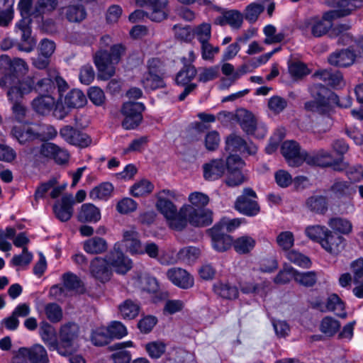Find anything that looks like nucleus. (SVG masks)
<instances>
[{
  "label": "nucleus",
  "mask_w": 363,
  "mask_h": 363,
  "mask_svg": "<svg viewBox=\"0 0 363 363\" xmlns=\"http://www.w3.org/2000/svg\"><path fill=\"white\" fill-rule=\"evenodd\" d=\"M286 256L289 261L298 267L309 268L311 266V259L298 251L294 250L287 251Z\"/></svg>",
  "instance_id": "55"
},
{
  "label": "nucleus",
  "mask_w": 363,
  "mask_h": 363,
  "mask_svg": "<svg viewBox=\"0 0 363 363\" xmlns=\"http://www.w3.org/2000/svg\"><path fill=\"white\" fill-rule=\"evenodd\" d=\"M74 201L72 194L64 195L60 201L53 206L55 216L62 222L69 220L73 214V204Z\"/></svg>",
  "instance_id": "23"
},
{
  "label": "nucleus",
  "mask_w": 363,
  "mask_h": 363,
  "mask_svg": "<svg viewBox=\"0 0 363 363\" xmlns=\"http://www.w3.org/2000/svg\"><path fill=\"white\" fill-rule=\"evenodd\" d=\"M355 57V54L350 50H341L330 54L328 62L336 67H348L354 63Z\"/></svg>",
  "instance_id": "32"
},
{
  "label": "nucleus",
  "mask_w": 363,
  "mask_h": 363,
  "mask_svg": "<svg viewBox=\"0 0 363 363\" xmlns=\"http://www.w3.org/2000/svg\"><path fill=\"white\" fill-rule=\"evenodd\" d=\"M108 244L106 241L100 237H94L84 242V250L89 254H101L106 251Z\"/></svg>",
  "instance_id": "37"
},
{
  "label": "nucleus",
  "mask_w": 363,
  "mask_h": 363,
  "mask_svg": "<svg viewBox=\"0 0 363 363\" xmlns=\"http://www.w3.org/2000/svg\"><path fill=\"white\" fill-rule=\"evenodd\" d=\"M241 128L247 135H252L258 138L264 137L267 130L264 127L257 126L254 115L247 110H241L236 115Z\"/></svg>",
  "instance_id": "14"
},
{
  "label": "nucleus",
  "mask_w": 363,
  "mask_h": 363,
  "mask_svg": "<svg viewBox=\"0 0 363 363\" xmlns=\"http://www.w3.org/2000/svg\"><path fill=\"white\" fill-rule=\"evenodd\" d=\"M60 13L70 23H80L86 17V11L82 4H69L62 7Z\"/></svg>",
  "instance_id": "27"
},
{
  "label": "nucleus",
  "mask_w": 363,
  "mask_h": 363,
  "mask_svg": "<svg viewBox=\"0 0 363 363\" xmlns=\"http://www.w3.org/2000/svg\"><path fill=\"white\" fill-rule=\"evenodd\" d=\"M145 350L151 358L159 359L165 352L166 345L162 341H153L146 344Z\"/></svg>",
  "instance_id": "59"
},
{
  "label": "nucleus",
  "mask_w": 363,
  "mask_h": 363,
  "mask_svg": "<svg viewBox=\"0 0 363 363\" xmlns=\"http://www.w3.org/2000/svg\"><path fill=\"white\" fill-rule=\"evenodd\" d=\"M196 73L197 70L194 65H186L177 74L175 78L176 83L178 85L184 86V91L178 97L179 101H184L186 97L196 88V84H189V82L195 77Z\"/></svg>",
  "instance_id": "13"
},
{
  "label": "nucleus",
  "mask_w": 363,
  "mask_h": 363,
  "mask_svg": "<svg viewBox=\"0 0 363 363\" xmlns=\"http://www.w3.org/2000/svg\"><path fill=\"white\" fill-rule=\"evenodd\" d=\"M328 230L329 229L324 225H313L307 226L304 232L307 238L320 244Z\"/></svg>",
  "instance_id": "50"
},
{
  "label": "nucleus",
  "mask_w": 363,
  "mask_h": 363,
  "mask_svg": "<svg viewBox=\"0 0 363 363\" xmlns=\"http://www.w3.org/2000/svg\"><path fill=\"white\" fill-rule=\"evenodd\" d=\"M79 334V327L74 323H67L61 326L59 332V341L49 342L50 350H57L62 356H69L77 351V340Z\"/></svg>",
  "instance_id": "4"
},
{
  "label": "nucleus",
  "mask_w": 363,
  "mask_h": 363,
  "mask_svg": "<svg viewBox=\"0 0 363 363\" xmlns=\"http://www.w3.org/2000/svg\"><path fill=\"white\" fill-rule=\"evenodd\" d=\"M11 135L21 145L35 140L33 125L18 124L13 126Z\"/></svg>",
  "instance_id": "31"
},
{
  "label": "nucleus",
  "mask_w": 363,
  "mask_h": 363,
  "mask_svg": "<svg viewBox=\"0 0 363 363\" xmlns=\"http://www.w3.org/2000/svg\"><path fill=\"white\" fill-rule=\"evenodd\" d=\"M218 21H219V23L220 24H228L232 28L238 29L241 27L242 21H243V16L242 14L237 11V10H230L224 13L223 16L218 19H216V23H218Z\"/></svg>",
  "instance_id": "42"
},
{
  "label": "nucleus",
  "mask_w": 363,
  "mask_h": 363,
  "mask_svg": "<svg viewBox=\"0 0 363 363\" xmlns=\"http://www.w3.org/2000/svg\"><path fill=\"white\" fill-rule=\"evenodd\" d=\"M312 77L323 80L333 87L340 86L342 83V75L340 72H333L328 69H323L315 72Z\"/></svg>",
  "instance_id": "35"
},
{
  "label": "nucleus",
  "mask_w": 363,
  "mask_h": 363,
  "mask_svg": "<svg viewBox=\"0 0 363 363\" xmlns=\"http://www.w3.org/2000/svg\"><path fill=\"white\" fill-rule=\"evenodd\" d=\"M77 219L81 223H96L101 219L100 210L92 203H84L78 212Z\"/></svg>",
  "instance_id": "34"
},
{
  "label": "nucleus",
  "mask_w": 363,
  "mask_h": 363,
  "mask_svg": "<svg viewBox=\"0 0 363 363\" xmlns=\"http://www.w3.org/2000/svg\"><path fill=\"white\" fill-rule=\"evenodd\" d=\"M63 285L67 291L82 293L84 286L80 279L75 274L67 272L63 275Z\"/></svg>",
  "instance_id": "46"
},
{
  "label": "nucleus",
  "mask_w": 363,
  "mask_h": 363,
  "mask_svg": "<svg viewBox=\"0 0 363 363\" xmlns=\"http://www.w3.org/2000/svg\"><path fill=\"white\" fill-rule=\"evenodd\" d=\"M33 128L35 140L48 141L53 139L57 134L54 126L46 123H34Z\"/></svg>",
  "instance_id": "36"
},
{
  "label": "nucleus",
  "mask_w": 363,
  "mask_h": 363,
  "mask_svg": "<svg viewBox=\"0 0 363 363\" xmlns=\"http://www.w3.org/2000/svg\"><path fill=\"white\" fill-rule=\"evenodd\" d=\"M311 96L318 101L323 106L330 109L332 101H336L338 96L320 84H314L309 87Z\"/></svg>",
  "instance_id": "24"
},
{
  "label": "nucleus",
  "mask_w": 363,
  "mask_h": 363,
  "mask_svg": "<svg viewBox=\"0 0 363 363\" xmlns=\"http://www.w3.org/2000/svg\"><path fill=\"white\" fill-rule=\"evenodd\" d=\"M295 272H296V269H294L292 267H286L282 270L279 271L274 277V281L278 284H286L292 279L295 281Z\"/></svg>",
  "instance_id": "62"
},
{
  "label": "nucleus",
  "mask_w": 363,
  "mask_h": 363,
  "mask_svg": "<svg viewBox=\"0 0 363 363\" xmlns=\"http://www.w3.org/2000/svg\"><path fill=\"white\" fill-rule=\"evenodd\" d=\"M263 5L257 3H251L245 8L244 17L250 23H255L259 16L264 11Z\"/></svg>",
  "instance_id": "57"
},
{
  "label": "nucleus",
  "mask_w": 363,
  "mask_h": 363,
  "mask_svg": "<svg viewBox=\"0 0 363 363\" xmlns=\"http://www.w3.org/2000/svg\"><path fill=\"white\" fill-rule=\"evenodd\" d=\"M140 305L138 301L127 299L118 306V311L124 319H133L140 312Z\"/></svg>",
  "instance_id": "38"
},
{
  "label": "nucleus",
  "mask_w": 363,
  "mask_h": 363,
  "mask_svg": "<svg viewBox=\"0 0 363 363\" xmlns=\"http://www.w3.org/2000/svg\"><path fill=\"white\" fill-rule=\"evenodd\" d=\"M306 206L311 212L324 214L328 210L327 199L323 196H312L306 201Z\"/></svg>",
  "instance_id": "39"
},
{
  "label": "nucleus",
  "mask_w": 363,
  "mask_h": 363,
  "mask_svg": "<svg viewBox=\"0 0 363 363\" xmlns=\"http://www.w3.org/2000/svg\"><path fill=\"white\" fill-rule=\"evenodd\" d=\"M225 150L230 152H247L255 155L257 148L253 143H247L241 136L231 133L225 138Z\"/></svg>",
  "instance_id": "17"
},
{
  "label": "nucleus",
  "mask_w": 363,
  "mask_h": 363,
  "mask_svg": "<svg viewBox=\"0 0 363 363\" xmlns=\"http://www.w3.org/2000/svg\"><path fill=\"white\" fill-rule=\"evenodd\" d=\"M145 110L143 103L128 101L123 104L121 113L124 116L122 126L126 130L135 129L141 123L142 112Z\"/></svg>",
  "instance_id": "8"
},
{
  "label": "nucleus",
  "mask_w": 363,
  "mask_h": 363,
  "mask_svg": "<svg viewBox=\"0 0 363 363\" xmlns=\"http://www.w3.org/2000/svg\"><path fill=\"white\" fill-rule=\"evenodd\" d=\"M106 329L112 339H121L128 333L125 326L119 321H112Z\"/></svg>",
  "instance_id": "64"
},
{
  "label": "nucleus",
  "mask_w": 363,
  "mask_h": 363,
  "mask_svg": "<svg viewBox=\"0 0 363 363\" xmlns=\"http://www.w3.org/2000/svg\"><path fill=\"white\" fill-rule=\"evenodd\" d=\"M226 164L222 160H212L203 165V177L206 180L215 181L225 173Z\"/></svg>",
  "instance_id": "29"
},
{
  "label": "nucleus",
  "mask_w": 363,
  "mask_h": 363,
  "mask_svg": "<svg viewBox=\"0 0 363 363\" xmlns=\"http://www.w3.org/2000/svg\"><path fill=\"white\" fill-rule=\"evenodd\" d=\"M281 152L289 166L298 167L303 164V151L296 141L287 140L283 143Z\"/></svg>",
  "instance_id": "18"
},
{
  "label": "nucleus",
  "mask_w": 363,
  "mask_h": 363,
  "mask_svg": "<svg viewBox=\"0 0 363 363\" xmlns=\"http://www.w3.org/2000/svg\"><path fill=\"white\" fill-rule=\"evenodd\" d=\"M244 166V162L237 155H231L226 160V168L228 176L225 179V184L230 187H234L242 184L246 177L242 174L240 169Z\"/></svg>",
  "instance_id": "11"
},
{
  "label": "nucleus",
  "mask_w": 363,
  "mask_h": 363,
  "mask_svg": "<svg viewBox=\"0 0 363 363\" xmlns=\"http://www.w3.org/2000/svg\"><path fill=\"white\" fill-rule=\"evenodd\" d=\"M191 205H185L184 207H191L195 213L186 216L187 223L196 227L206 226L211 224L212 212L204 207L209 201L208 196L201 192L191 193L189 196Z\"/></svg>",
  "instance_id": "5"
},
{
  "label": "nucleus",
  "mask_w": 363,
  "mask_h": 363,
  "mask_svg": "<svg viewBox=\"0 0 363 363\" xmlns=\"http://www.w3.org/2000/svg\"><path fill=\"white\" fill-rule=\"evenodd\" d=\"M277 29L272 25H267L264 28V33L266 38L264 40L265 44L269 45L281 42L284 39V35L281 33L276 34Z\"/></svg>",
  "instance_id": "61"
},
{
  "label": "nucleus",
  "mask_w": 363,
  "mask_h": 363,
  "mask_svg": "<svg viewBox=\"0 0 363 363\" xmlns=\"http://www.w3.org/2000/svg\"><path fill=\"white\" fill-rule=\"evenodd\" d=\"M219 76V67L213 66L209 67H202L199 69L198 80L203 83L214 80Z\"/></svg>",
  "instance_id": "60"
},
{
  "label": "nucleus",
  "mask_w": 363,
  "mask_h": 363,
  "mask_svg": "<svg viewBox=\"0 0 363 363\" xmlns=\"http://www.w3.org/2000/svg\"><path fill=\"white\" fill-rule=\"evenodd\" d=\"M334 21L335 18L328 11L322 16L316 15L304 19L299 29L308 38H319L327 35L333 28Z\"/></svg>",
  "instance_id": "6"
},
{
  "label": "nucleus",
  "mask_w": 363,
  "mask_h": 363,
  "mask_svg": "<svg viewBox=\"0 0 363 363\" xmlns=\"http://www.w3.org/2000/svg\"><path fill=\"white\" fill-rule=\"evenodd\" d=\"M106 257L109 266H111L118 274H124L132 267L131 260L125 257L119 248L116 247Z\"/></svg>",
  "instance_id": "19"
},
{
  "label": "nucleus",
  "mask_w": 363,
  "mask_h": 363,
  "mask_svg": "<svg viewBox=\"0 0 363 363\" xmlns=\"http://www.w3.org/2000/svg\"><path fill=\"white\" fill-rule=\"evenodd\" d=\"M233 244L238 253L247 254L254 248L255 240L252 237L245 235L237 238Z\"/></svg>",
  "instance_id": "47"
},
{
  "label": "nucleus",
  "mask_w": 363,
  "mask_h": 363,
  "mask_svg": "<svg viewBox=\"0 0 363 363\" xmlns=\"http://www.w3.org/2000/svg\"><path fill=\"white\" fill-rule=\"evenodd\" d=\"M45 311L47 318L52 323H57L62 318V311L60 306L55 303L45 306Z\"/></svg>",
  "instance_id": "63"
},
{
  "label": "nucleus",
  "mask_w": 363,
  "mask_h": 363,
  "mask_svg": "<svg viewBox=\"0 0 363 363\" xmlns=\"http://www.w3.org/2000/svg\"><path fill=\"white\" fill-rule=\"evenodd\" d=\"M30 22V18H23L16 25V30L21 33V42L17 44L18 49L26 52L33 50L36 45L35 40L31 36Z\"/></svg>",
  "instance_id": "15"
},
{
  "label": "nucleus",
  "mask_w": 363,
  "mask_h": 363,
  "mask_svg": "<svg viewBox=\"0 0 363 363\" xmlns=\"http://www.w3.org/2000/svg\"><path fill=\"white\" fill-rule=\"evenodd\" d=\"M40 153L46 157L53 158L60 164L67 163L69 158V155L66 150L50 143L41 146Z\"/></svg>",
  "instance_id": "26"
},
{
  "label": "nucleus",
  "mask_w": 363,
  "mask_h": 363,
  "mask_svg": "<svg viewBox=\"0 0 363 363\" xmlns=\"http://www.w3.org/2000/svg\"><path fill=\"white\" fill-rule=\"evenodd\" d=\"M166 274L173 284L181 289H188L194 286V278L186 269L172 267L167 270Z\"/></svg>",
  "instance_id": "21"
},
{
  "label": "nucleus",
  "mask_w": 363,
  "mask_h": 363,
  "mask_svg": "<svg viewBox=\"0 0 363 363\" xmlns=\"http://www.w3.org/2000/svg\"><path fill=\"white\" fill-rule=\"evenodd\" d=\"M154 189V185L147 179H142L134 184L130 189V194L135 197L143 196L150 194Z\"/></svg>",
  "instance_id": "54"
},
{
  "label": "nucleus",
  "mask_w": 363,
  "mask_h": 363,
  "mask_svg": "<svg viewBox=\"0 0 363 363\" xmlns=\"http://www.w3.org/2000/svg\"><path fill=\"white\" fill-rule=\"evenodd\" d=\"M320 245L327 252L337 256L345 249L346 240L342 235L329 230L323 237Z\"/></svg>",
  "instance_id": "16"
},
{
  "label": "nucleus",
  "mask_w": 363,
  "mask_h": 363,
  "mask_svg": "<svg viewBox=\"0 0 363 363\" xmlns=\"http://www.w3.org/2000/svg\"><path fill=\"white\" fill-rule=\"evenodd\" d=\"M28 69V64L23 59L14 58L11 60L7 55L0 56V87L7 90L6 96L12 104V113L19 122L24 120L27 113L21 99L31 93L33 89L31 79L21 77L27 74Z\"/></svg>",
  "instance_id": "1"
},
{
  "label": "nucleus",
  "mask_w": 363,
  "mask_h": 363,
  "mask_svg": "<svg viewBox=\"0 0 363 363\" xmlns=\"http://www.w3.org/2000/svg\"><path fill=\"white\" fill-rule=\"evenodd\" d=\"M211 235L213 248L218 252H224L228 250L232 244L233 238L218 227L213 226L211 229Z\"/></svg>",
  "instance_id": "30"
},
{
  "label": "nucleus",
  "mask_w": 363,
  "mask_h": 363,
  "mask_svg": "<svg viewBox=\"0 0 363 363\" xmlns=\"http://www.w3.org/2000/svg\"><path fill=\"white\" fill-rule=\"evenodd\" d=\"M60 135L69 144L86 147L91 143L90 137L70 125H66L61 128Z\"/></svg>",
  "instance_id": "20"
},
{
  "label": "nucleus",
  "mask_w": 363,
  "mask_h": 363,
  "mask_svg": "<svg viewBox=\"0 0 363 363\" xmlns=\"http://www.w3.org/2000/svg\"><path fill=\"white\" fill-rule=\"evenodd\" d=\"M328 226L333 230L340 234L348 235L352 231V223L343 218L335 217L330 218L328 222Z\"/></svg>",
  "instance_id": "43"
},
{
  "label": "nucleus",
  "mask_w": 363,
  "mask_h": 363,
  "mask_svg": "<svg viewBox=\"0 0 363 363\" xmlns=\"http://www.w3.org/2000/svg\"><path fill=\"white\" fill-rule=\"evenodd\" d=\"M330 191L337 199H341L345 198L349 199L345 204L343 213H348L354 211V204L351 199L356 193V186L351 182L335 179L330 187Z\"/></svg>",
  "instance_id": "9"
},
{
  "label": "nucleus",
  "mask_w": 363,
  "mask_h": 363,
  "mask_svg": "<svg viewBox=\"0 0 363 363\" xmlns=\"http://www.w3.org/2000/svg\"><path fill=\"white\" fill-rule=\"evenodd\" d=\"M363 6V0H337L336 9L329 11L335 20L350 15Z\"/></svg>",
  "instance_id": "25"
},
{
  "label": "nucleus",
  "mask_w": 363,
  "mask_h": 363,
  "mask_svg": "<svg viewBox=\"0 0 363 363\" xmlns=\"http://www.w3.org/2000/svg\"><path fill=\"white\" fill-rule=\"evenodd\" d=\"M140 7L147 6L149 11L147 16L152 21L161 22L167 18L169 13L167 0H135Z\"/></svg>",
  "instance_id": "12"
},
{
  "label": "nucleus",
  "mask_w": 363,
  "mask_h": 363,
  "mask_svg": "<svg viewBox=\"0 0 363 363\" xmlns=\"http://www.w3.org/2000/svg\"><path fill=\"white\" fill-rule=\"evenodd\" d=\"M255 198H257V194L253 189L251 188L244 189L242 194L236 199L235 208L247 216L257 215L259 212L260 208L258 203L253 199Z\"/></svg>",
  "instance_id": "10"
},
{
  "label": "nucleus",
  "mask_w": 363,
  "mask_h": 363,
  "mask_svg": "<svg viewBox=\"0 0 363 363\" xmlns=\"http://www.w3.org/2000/svg\"><path fill=\"white\" fill-rule=\"evenodd\" d=\"M24 75L21 76L23 79ZM25 78H30L33 82V91L38 92H49L52 88L54 82L50 78H43L36 81L37 75L33 74V76H27Z\"/></svg>",
  "instance_id": "56"
},
{
  "label": "nucleus",
  "mask_w": 363,
  "mask_h": 363,
  "mask_svg": "<svg viewBox=\"0 0 363 363\" xmlns=\"http://www.w3.org/2000/svg\"><path fill=\"white\" fill-rule=\"evenodd\" d=\"M318 279V272L315 271L299 272L296 270L295 272V282L306 288L314 286Z\"/></svg>",
  "instance_id": "40"
},
{
  "label": "nucleus",
  "mask_w": 363,
  "mask_h": 363,
  "mask_svg": "<svg viewBox=\"0 0 363 363\" xmlns=\"http://www.w3.org/2000/svg\"><path fill=\"white\" fill-rule=\"evenodd\" d=\"M125 51L123 44L117 43L111 46L109 52L101 50L94 54V62L102 79L107 80L115 74V65L120 62Z\"/></svg>",
  "instance_id": "2"
},
{
  "label": "nucleus",
  "mask_w": 363,
  "mask_h": 363,
  "mask_svg": "<svg viewBox=\"0 0 363 363\" xmlns=\"http://www.w3.org/2000/svg\"><path fill=\"white\" fill-rule=\"evenodd\" d=\"M164 75H158L155 74L146 73L142 83L146 89L155 90L165 86V83L163 80Z\"/></svg>",
  "instance_id": "48"
},
{
  "label": "nucleus",
  "mask_w": 363,
  "mask_h": 363,
  "mask_svg": "<svg viewBox=\"0 0 363 363\" xmlns=\"http://www.w3.org/2000/svg\"><path fill=\"white\" fill-rule=\"evenodd\" d=\"M86 103V98L79 89H72L65 98V104L69 108H81Z\"/></svg>",
  "instance_id": "44"
},
{
  "label": "nucleus",
  "mask_w": 363,
  "mask_h": 363,
  "mask_svg": "<svg viewBox=\"0 0 363 363\" xmlns=\"http://www.w3.org/2000/svg\"><path fill=\"white\" fill-rule=\"evenodd\" d=\"M294 235L291 231L281 232L277 237V245L284 251H289L294 245Z\"/></svg>",
  "instance_id": "58"
},
{
  "label": "nucleus",
  "mask_w": 363,
  "mask_h": 363,
  "mask_svg": "<svg viewBox=\"0 0 363 363\" xmlns=\"http://www.w3.org/2000/svg\"><path fill=\"white\" fill-rule=\"evenodd\" d=\"M340 324L336 319L327 316L325 317L320 325V331L327 336L334 335L340 329Z\"/></svg>",
  "instance_id": "53"
},
{
  "label": "nucleus",
  "mask_w": 363,
  "mask_h": 363,
  "mask_svg": "<svg viewBox=\"0 0 363 363\" xmlns=\"http://www.w3.org/2000/svg\"><path fill=\"white\" fill-rule=\"evenodd\" d=\"M213 289L217 295L225 299H235L238 296L237 287L228 283L216 282Z\"/></svg>",
  "instance_id": "41"
},
{
  "label": "nucleus",
  "mask_w": 363,
  "mask_h": 363,
  "mask_svg": "<svg viewBox=\"0 0 363 363\" xmlns=\"http://www.w3.org/2000/svg\"><path fill=\"white\" fill-rule=\"evenodd\" d=\"M90 273L96 280L105 283L111 279L112 271L106 257H95L90 264Z\"/></svg>",
  "instance_id": "22"
},
{
  "label": "nucleus",
  "mask_w": 363,
  "mask_h": 363,
  "mask_svg": "<svg viewBox=\"0 0 363 363\" xmlns=\"http://www.w3.org/2000/svg\"><path fill=\"white\" fill-rule=\"evenodd\" d=\"M45 348L39 344L22 347L13 352L11 363H49Z\"/></svg>",
  "instance_id": "7"
},
{
  "label": "nucleus",
  "mask_w": 363,
  "mask_h": 363,
  "mask_svg": "<svg viewBox=\"0 0 363 363\" xmlns=\"http://www.w3.org/2000/svg\"><path fill=\"white\" fill-rule=\"evenodd\" d=\"M55 104V99L49 94L40 95L31 102L33 109L40 115H48Z\"/></svg>",
  "instance_id": "33"
},
{
  "label": "nucleus",
  "mask_w": 363,
  "mask_h": 363,
  "mask_svg": "<svg viewBox=\"0 0 363 363\" xmlns=\"http://www.w3.org/2000/svg\"><path fill=\"white\" fill-rule=\"evenodd\" d=\"M138 287L148 293H156L159 290V283L155 277L148 274H140L137 277Z\"/></svg>",
  "instance_id": "45"
},
{
  "label": "nucleus",
  "mask_w": 363,
  "mask_h": 363,
  "mask_svg": "<svg viewBox=\"0 0 363 363\" xmlns=\"http://www.w3.org/2000/svg\"><path fill=\"white\" fill-rule=\"evenodd\" d=\"M112 340L106 328H99L94 330L91 335V341L95 345L101 347L110 342Z\"/></svg>",
  "instance_id": "52"
},
{
  "label": "nucleus",
  "mask_w": 363,
  "mask_h": 363,
  "mask_svg": "<svg viewBox=\"0 0 363 363\" xmlns=\"http://www.w3.org/2000/svg\"><path fill=\"white\" fill-rule=\"evenodd\" d=\"M57 5V0H38L31 15L37 18L42 14L52 11Z\"/></svg>",
  "instance_id": "51"
},
{
  "label": "nucleus",
  "mask_w": 363,
  "mask_h": 363,
  "mask_svg": "<svg viewBox=\"0 0 363 363\" xmlns=\"http://www.w3.org/2000/svg\"><path fill=\"white\" fill-rule=\"evenodd\" d=\"M123 242L131 254H144L143 247L135 228L131 227L123 232Z\"/></svg>",
  "instance_id": "28"
},
{
  "label": "nucleus",
  "mask_w": 363,
  "mask_h": 363,
  "mask_svg": "<svg viewBox=\"0 0 363 363\" xmlns=\"http://www.w3.org/2000/svg\"><path fill=\"white\" fill-rule=\"evenodd\" d=\"M113 191V185L109 182H104L94 187L89 192L91 199H107Z\"/></svg>",
  "instance_id": "49"
},
{
  "label": "nucleus",
  "mask_w": 363,
  "mask_h": 363,
  "mask_svg": "<svg viewBox=\"0 0 363 363\" xmlns=\"http://www.w3.org/2000/svg\"><path fill=\"white\" fill-rule=\"evenodd\" d=\"M156 208L167 219L170 228L179 231L187 226L186 216L195 213L191 207L184 206L178 211L172 201L163 198L157 200Z\"/></svg>",
  "instance_id": "3"
}]
</instances>
